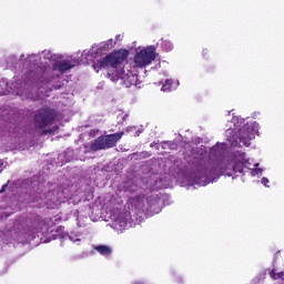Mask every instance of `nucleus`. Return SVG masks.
<instances>
[{
    "label": "nucleus",
    "instance_id": "1",
    "mask_svg": "<svg viewBox=\"0 0 284 284\" xmlns=\"http://www.w3.org/2000/svg\"><path fill=\"white\" fill-rule=\"evenodd\" d=\"M100 68H112L114 72L109 73V79L111 81H116L121 79L125 88H132V85H138L139 77L133 74L128 70L123 69V63L128 61V51H115L103 58V60H98Z\"/></svg>",
    "mask_w": 284,
    "mask_h": 284
},
{
    "label": "nucleus",
    "instance_id": "2",
    "mask_svg": "<svg viewBox=\"0 0 284 284\" xmlns=\"http://www.w3.org/2000/svg\"><path fill=\"white\" fill-rule=\"evenodd\" d=\"M242 159L241 163L237 164H225L223 162L217 164H206L201 169V174L207 179L206 182L202 183V185H207L210 181H214V176L216 174H223L225 172H243V166L247 168L248 161H245V154L240 155ZM244 161V162H243Z\"/></svg>",
    "mask_w": 284,
    "mask_h": 284
},
{
    "label": "nucleus",
    "instance_id": "3",
    "mask_svg": "<svg viewBox=\"0 0 284 284\" xmlns=\"http://www.w3.org/2000/svg\"><path fill=\"white\" fill-rule=\"evenodd\" d=\"M233 123L235 129L239 130L240 132V141L246 145V148H250V141L258 134V123L256 122H251L243 124V120L234 116L233 118Z\"/></svg>",
    "mask_w": 284,
    "mask_h": 284
},
{
    "label": "nucleus",
    "instance_id": "4",
    "mask_svg": "<svg viewBox=\"0 0 284 284\" xmlns=\"http://www.w3.org/2000/svg\"><path fill=\"white\" fill-rule=\"evenodd\" d=\"M154 59H156V49L153 45L136 49L133 57V68H148Z\"/></svg>",
    "mask_w": 284,
    "mask_h": 284
},
{
    "label": "nucleus",
    "instance_id": "5",
    "mask_svg": "<svg viewBox=\"0 0 284 284\" xmlns=\"http://www.w3.org/2000/svg\"><path fill=\"white\" fill-rule=\"evenodd\" d=\"M81 57L82 58L80 60L72 57L67 60H63V58L58 55V59H55L53 62V70L63 74V72L72 70L74 65H79V63H89L88 57L83 55V53H81Z\"/></svg>",
    "mask_w": 284,
    "mask_h": 284
},
{
    "label": "nucleus",
    "instance_id": "6",
    "mask_svg": "<svg viewBox=\"0 0 284 284\" xmlns=\"http://www.w3.org/2000/svg\"><path fill=\"white\" fill-rule=\"evenodd\" d=\"M122 136H123V132L100 136L94 142L91 143L90 150L92 152H99V150L114 148V145H116V141H120Z\"/></svg>",
    "mask_w": 284,
    "mask_h": 284
},
{
    "label": "nucleus",
    "instance_id": "7",
    "mask_svg": "<svg viewBox=\"0 0 284 284\" xmlns=\"http://www.w3.org/2000/svg\"><path fill=\"white\" fill-rule=\"evenodd\" d=\"M114 40L110 39L99 44V47H92L91 51H83L82 57H91V59H95L93 68L95 72H99V68H101V63L99 61H103V59H99V54H101V50H111L114 48Z\"/></svg>",
    "mask_w": 284,
    "mask_h": 284
},
{
    "label": "nucleus",
    "instance_id": "8",
    "mask_svg": "<svg viewBox=\"0 0 284 284\" xmlns=\"http://www.w3.org/2000/svg\"><path fill=\"white\" fill-rule=\"evenodd\" d=\"M36 128H48V125H52L54 121V114L50 109H41L38 114H36Z\"/></svg>",
    "mask_w": 284,
    "mask_h": 284
},
{
    "label": "nucleus",
    "instance_id": "9",
    "mask_svg": "<svg viewBox=\"0 0 284 284\" xmlns=\"http://www.w3.org/2000/svg\"><path fill=\"white\" fill-rule=\"evenodd\" d=\"M113 225L116 230H123L130 221H132V216L129 212H120L112 215Z\"/></svg>",
    "mask_w": 284,
    "mask_h": 284
},
{
    "label": "nucleus",
    "instance_id": "10",
    "mask_svg": "<svg viewBox=\"0 0 284 284\" xmlns=\"http://www.w3.org/2000/svg\"><path fill=\"white\" fill-rule=\"evenodd\" d=\"M146 202L148 200L143 195L133 199V204L135 205V207H138V210H143Z\"/></svg>",
    "mask_w": 284,
    "mask_h": 284
},
{
    "label": "nucleus",
    "instance_id": "11",
    "mask_svg": "<svg viewBox=\"0 0 284 284\" xmlns=\"http://www.w3.org/2000/svg\"><path fill=\"white\" fill-rule=\"evenodd\" d=\"M97 252L102 256H110L112 254V248L105 245H98L95 246Z\"/></svg>",
    "mask_w": 284,
    "mask_h": 284
},
{
    "label": "nucleus",
    "instance_id": "12",
    "mask_svg": "<svg viewBox=\"0 0 284 284\" xmlns=\"http://www.w3.org/2000/svg\"><path fill=\"white\" fill-rule=\"evenodd\" d=\"M42 57L43 59H48V61H52L54 63V61H57L59 55L52 54V52H50L49 50H44L42 52Z\"/></svg>",
    "mask_w": 284,
    "mask_h": 284
},
{
    "label": "nucleus",
    "instance_id": "13",
    "mask_svg": "<svg viewBox=\"0 0 284 284\" xmlns=\"http://www.w3.org/2000/svg\"><path fill=\"white\" fill-rule=\"evenodd\" d=\"M271 276L274 278V281H282V283L284 284V272H276V268H273L271 272Z\"/></svg>",
    "mask_w": 284,
    "mask_h": 284
},
{
    "label": "nucleus",
    "instance_id": "14",
    "mask_svg": "<svg viewBox=\"0 0 284 284\" xmlns=\"http://www.w3.org/2000/svg\"><path fill=\"white\" fill-rule=\"evenodd\" d=\"M172 81L166 80L165 84L162 85V92H171Z\"/></svg>",
    "mask_w": 284,
    "mask_h": 284
},
{
    "label": "nucleus",
    "instance_id": "15",
    "mask_svg": "<svg viewBox=\"0 0 284 284\" xmlns=\"http://www.w3.org/2000/svg\"><path fill=\"white\" fill-rule=\"evenodd\" d=\"M162 45H163V49H164L166 52H170V50H172V48H173L172 42H170V41H168V40H165Z\"/></svg>",
    "mask_w": 284,
    "mask_h": 284
},
{
    "label": "nucleus",
    "instance_id": "16",
    "mask_svg": "<svg viewBox=\"0 0 284 284\" xmlns=\"http://www.w3.org/2000/svg\"><path fill=\"white\" fill-rule=\"evenodd\" d=\"M252 176H263V169H254L251 172Z\"/></svg>",
    "mask_w": 284,
    "mask_h": 284
},
{
    "label": "nucleus",
    "instance_id": "17",
    "mask_svg": "<svg viewBox=\"0 0 284 284\" xmlns=\"http://www.w3.org/2000/svg\"><path fill=\"white\" fill-rule=\"evenodd\" d=\"M162 148H163L164 150H168V148H169L170 150H174V144L171 143V142H164V143L162 144Z\"/></svg>",
    "mask_w": 284,
    "mask_h": 284
},
{
    "label": "nucleus",
    "instance_id": "18",
    "mask_svg": "<svg viewBox=\"0 0 284 284\" xmlns=\"http://www.w3.org/2000/svg\"><path fill=\"white\" fill-rule=\"evenodd\" d=\"M68 239L71 240L72 243H77V241H81V239H79L77 235H74V236L73 235H69Z\"/></svg>",
    "mask_w": 284,
    "mask_h": 284
},
{
    "label": "nucleus",
    "instance_id": "19",
    "mask_svg": "<svg viewBox=\"0 0 284 284\" xmlns=\"http://www.w3.org/2000/svg\"><path fill=\"white\" fill-rule=\"evenodd\" d=\"M229 141L233 148H236L237 143L234 141V138H229Z\"/></svg>",
    "mask_w": 284,
    "mask_h": 284
},
{
    "label": "nucleus",
    "instance_id": "20",
    "mask_svg": "<svg viewBox=\"0 0 284 284\" xmlns=\"http://www.w3.org/2000/svg\"><path fill=\"white\" fill-rule=\"evenodd\" d=\"M267 183H270V180L267 178L262 179V185L267 186Z\"/></svg>",
    "mask_w": 284,
    "mask_h": 284
},
{
    "label": "nucleus",
    "instance_id": "21",
    "mask_svg": "<svg viewBox=\"0 0 284 284\" xmlns=\"http://www.w3.org/2000/svg\"><path fill=\"white\" fill-rule=\"evenodd\" d=\"M37 59H38V55H37V54H31V55L29 57V61H37Z\"/></svg>",
    "mask_w": 284,
    "mask_h": 284
},
{
    "label": "nucleus",
    "instance_id": "22",
    "mask_svg": "<svg viewBox=\"0 0 284 284\" xmlns=\"http://www.w3.org/2000/svg\"><path fill=\"white\" fill-rule=\"evenodd\" d=\"M58 128L57 126H53L52 129H48L45 130V132H57Z\"/></svg>",
    "mask_w": 284,
    "mask_h": 284
},
{
    "label": "nucleus",
    "instance_id": "23",
    "mask_svg": "<svg viewBox=\"0 0 284 284\" xmlns=\"http://www.w3.org/2000/svg\"><path fill=\"white\" fill-rule=\"evenodd\" d=\"M3 170V161L0 160V172Z\"/></svg>",
    "mask_w": 284,
    "mask_h": 284
},
{
    "label": "nucleus",
    "instance_id": "24",
    "mask_svg": "<svg viewBox=\"0 0 284 284\" xmlns=\"http://www.w3.org/2000/svg\"><path fill=\"white\" fill-rule=\"evenodd\" d=\"M3 190H6V185H4V186H2V190H1L0 192H3Z\"/></svg>",
    "mask_w": 284,
    "mask_h": 284
},
{
    "label": "nucleus",
    "instance_id": "25",
    "mask_svg": "<svg viewBox=\"0 0 284 284\" xmlns=\"http://www.w3.org/2000/svg\"><path fill=\"white\" fill-rule=\"evenodd\" d=\"M255 168H258V163H255Z\"/></svg>",
    "mask_w": 284,
    "mask_h": 284
},
{
    "label": "nucleus",
    "instance_id": "26",
    "mask_svg": "<svg viewBox=\"0 0 284 284\" xmlns=\"http://www.w3.org/2000/svg\"><path fill=\"white\" fill-rule=\"evenodd\" d=\"M17 94H23V93H21V92L18 91Z\"/></svg>",
    "mask_w": 284,
    "mask_h": 284
},
{
    "label": "nucleus",
    "instance_id": "27",
    "mask_svg": "<svg viewBox=\"0 0 284 284\" xmlns=\"http://www.w3.org/2000/svg\"><path fill=\"white\" fill-rule=\"evenodd\" d=\"M60 230H63V227L60 226Z\"/></svg>",
    "mask_w": 284,
    "mask_h": 284
}]
</instances>
